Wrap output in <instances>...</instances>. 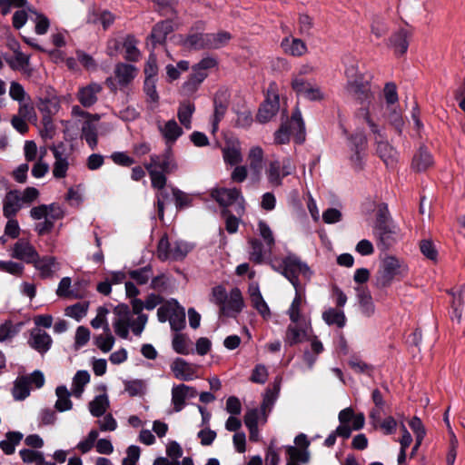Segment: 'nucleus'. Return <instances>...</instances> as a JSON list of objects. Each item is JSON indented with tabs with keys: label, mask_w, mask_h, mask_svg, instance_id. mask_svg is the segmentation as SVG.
Segmentation results:
<instances>
[{
	"label": "nucleus",
	"mask_w": 465,
	"mask_h": 465,
	"mask_svg": "<svg viewBox=\"0 0 465 465\" xmlns=\"http://www.w3.org/2000/svg\"><path fill=\"white\" fill-rule=\"evenodd\" d=\"M291 85L298 96L307 100L319 101L323 98L322 91L315 83L308 81L300 75H292Z\"/></svg>",
	"instance_id": "obj_10"
},
{
	"label": "nucleus",
	"mask_w": 465,
	"mask_h": 465,
	"mask_svg": "<svg viewBox=\"0 0 465 465\" xmlns=\"http://www.w3.org/2000/svg\"><path fill=\"white\" fill-rule=\"evenodd\" d=\"M23 433L19 431H8L5 434V439L0 441V449L6 455H11L15 450L17 446L23 440Z\"/></svg>",
	"instance_id": "obj_45"
},
{
	"label": "nucleus",
	"mask_w": 465,
	"mask_h": 465,
	"mask_svg": "<svg viewBox=\"0 0 465 465\" xmlns=\"http://www.w3.org/2000/svg\"><path fill=\"white\" fill-rule=\"evenodd\" d=\"M408 272L407 265L394 256H386L375 275V286L379 289L389 287L393 280L404 277Z\"/></svg>",
	"instance_id": "obj_5"
},
{
	"label": "nucleus",
	"mask_w": 465,
	"mask_h": 465,
	"mask_svg": "<svg viewBox=\"0 0 465 465\" xmlns=\"http://www.w3.org/2000/svg\"><path fill=\"white\" fill-rule=\"evenodd\" d=\"M212 196L221 206H232L239 216L245 212V200L237 188H219L213 191Z\"/></svg>",
	"instance_id": "obj_8"
},
{
	"label": "nucleus",
	"mask_w": 465,
	"mask_h": 465,
	"mask_svg": "<svg viewBox=\"0 0 465 465\" xmlns=\"http://www.w3.org/2000/svg\"><path fill=\"white\" fill-rule=\"evenodd\" d=\"M114 21V15L109 11H103L99 15L95 13L89 14L88 22L89 23H97L100 22L104 27V29H107Z\"/></svg>",
	"instance_id": "obj_62"
},
{
	"label": "nucleus",
	"mask_w": 465,
	"mask_h": 465,
	"mask_svg": "<svg viewBox=\"0 0 465 465\" xmlns=\"http://www.w3.org/2000/svg\"><path fill=\"white\" fill-rule=\"evenodd\" d=\"M289 122V130L294 136V141L297 143H302L305 140V124L302 116V113L298 107L294 109Z\"/></svg>",
	"instance_id": "obj_27"
},
{
	"label": "nucleus",
	"mask_w": 465,
	"mask_h": 465,
	"mask_svg": "<svg viewBox=\"0 0 465 465\" xmlns=\"http://www.w3.org/2000/svg\"><path fill=\"white\" fill-rule=\"evenodd\" d=\"M433 156L427 147L421 145L412 159L411 166L417 172H423L433 164Z\"/></svg>",
	"instance_id": "obj_34"
},
{
	"label": "nucleus",
	"mask_w": 465,
	"mask_h": 465,
	"mask_svg": "<svg viewBox=\"0 0 465 465\" xmlns=\"http://www.w3.org/2000/svg\"><path fill=\"white\" fill-rule=\"evenodd\" d=\"M282 378L276 377L272 384V387L266 389L261 408L263 413V422L267 420V411H271L275 401H277L281 391Z\"/></svg>",
	"instance_id": "obj_23"
},
{
	"label": "nucleus",
	"mask_w": 465,
	"mask_h": 465,
	"mask_svg": "<svg viewBox=\"0 0 465 465\" xmlns=\"http://www.w3.org/2000/svg\"><path fill=\"white\" fill-rule=\"evenodd\" d=\"M257 232L259 235L263 239L264 243L269 247H273L275 243L273 232L268 223L262 220L258 222Z\"/></svg>",
	"instance_id": "obj_64"
},
{
	"label": "nucleus",
	"mask_w": 465,
	"mask_h": 465,
	"mask_svg": "<svg viewBox=\"0 0 465 465\" xmlns=\"http://www.w3.org/2000/svg\"><path fill=\"white\" fill-rule=\"evenodd\" d=\"M81 138L86 142L92 150H94L98 143L96 124L90 120L84 121L81 129Z\"/></svg>",
	"instance_id": "obj_40"
},
{
	"label": "nucleus",
	"mask_w": 465,
	"mask_h": 465,
	"mask_svg": "<svg viewBox=\"0 0 465 465\" xmlns=\"http://www.w3.org/2000/svg\"><path fill=\"white\" fill-rule=\"evenodd\" d=\"M35 270L39 272V275L42 279L53 278L58 271L61 269L60 262L54 256L45 255L38 257L33 263Z\"/></svg>",
	"instance_id": "obj_17"
},
{
	"label": "nucleus",
	"mask_w": 465,
	"mask_h": 465,
	"mask_svg": "<svg viewBox=\"0 0 465 465\" xmlns=\"http://www.w3.org/2000/svg\"><path fill=\"white\" fill-rule=\"evenodd\" d=\"M52 343L53 340L46 331L39 328L32 330L28 344L40 354L46 353L50 350Z\"/></svg>",
	"instance_id": "obj_22"
},
{
	"label": "nucleus",
	"mask_w": 465,
	"mask_h": 465,
	"mask_svg": "<svg viewBox=\"0 0 465 465\" xmlns=\"http://www.w3.org/2000/svg\"><path fill=\"white\" fill-rule=\"evenodd\" d=\"M345 74L348 78L346 89L348 93L358 99L361 107H371L372 93L371 92L369 79L363 74H358V69L354 64L347 66Z\"/></svg>",
	"instance_id": "obj_4"
},
{
	"label": "nucleus",
	"mask_w": 465,
	"mask_h": 465,
	"mask_svg": "<svg viewBox=\"0 0 465 465\" xmlns=\"http://www.w3.org/2000/svg\"><path fill=\"white\" fill-rule=\"evenodd\" d=\"M158 130L168 145L173 144L183 134V128L174 119L163 124L158 123Z\"/></svg>",
	"instance_id": "obj_26"
},
{
	"label": "nucleus",
	"mask_w": 465,
	"mask_h": 465,
	"mask_svg": "<svg viewBox=\"0 0 465 465\" xmlns=\"http://www.w3.org/2000/svg\"><path fill=\"white\" fill-rule=\"evenodd\" d=\"M173 349L179 354H189L192 351L190 349V340L183 334L175 333L173 339Z\"/></svg>",
	"instance_id": "obj_60"
},
{
	"label": "nucleus",
	"mask_w": 465,
	"mask_h": 465,
	"mask_svg": "<svg viewBox=\"0 0 465 465\" xmlns=\"http://www.w3.org/2000/svg\"><path fill=\"white\" fill-rule=\"evenodd\" d=\"M124 49V58L130 62H137L140 59L141 53L137 48V40L134 35H127L123 43Z\"/></svg>",
	"instance_id": "obj_49"
},
{
	"label": "nucleus",
	"mask_w": 465,
	"mask_h": 465,
	"mask_svg": "<svg viewBox=\"0 0 465 465\" xmlns=\"http://www.w3.org/2000/svg\"><path fill=\"white\" fill-rule=\"evenodd\" d=\"M12 257L26 263H34L38 257L35 248L25 239H19L13 247Z\"/></svg>",
	"instance_id": "obj_19"
},
{
	"label": "nucleus",
	"mask_w": 465,
	"mask_h": 465,
	"mask_svg": "<svg viewBox=\"0 0 465 465\" xmlns=\"http://www.w3.org/2000/svg\"><path fill=\"white\" fill-rule=\"evenodd\" d=\"M109 407V399L107 394H100L94 397L89 402L88 409L94 417H102Z\"/></svg>",
	"instance_id": "obj_46"
},
{
	"label": "nucleus",
	"mask_w": 465,
	"mask_h": 465,
	"mask_svg": "<svg viewBox=\"0 0 465 465\" xmlns=\"http://www.w3.org/2000/svg\"><path fill=\"white\" fill-rule=\"evenodd\" d=\"M90 381V374L87 371H78L72 381V394L75 398H81L84 387Z\"/></svg>",
	"instance_id": "obj_47"
},
{
	"label": "nucleus",
	"mask_w": 465,
	"mask_h": 465,
	"mask_svg": "<svg viewBox=\"0 0 465 465\" xmlns=\"http://www.w3.org/2000/svg\"><path fill=\"white\" fill-rule=\"evenodd\" d=\"M280 109V98L277 94L268 95L259 108L256 119L261 124L271 121Z\"/></svg>",
	"instance_id": "obj_21"
},
{
	"label": "nucleus",
	"mask_w": 465,
	"mask_h": 465,
	"mask_svg": "<svg viewBox=\"0 0 465 465\" xmlns=\"http://www.w3.org/2000/svg\"><path fill=\"white\" fill-rule=\"evenodd\" d=\"M189 68L190 64L189 62L186 60H181L176 64V65L171 64H167L165 66L167 81L173 82L174 80H177L180 77L181 74L183 72L188 71Z\"/></svg>",
	"instance_id": "obj_53"
},
{
	"label": "nucleus",
	"mask_w": 465,
	"mask_h": 465,
	"mask_svg": "<svg viewBox=\"0 0 465 465\" xmlns=\"http://www.w3.org/2000/svg\"><path fill=\"white\" fill-rule=\"evenodd\" d=\"M322 320L329 325L343 328L346 325V316L342 309L329 307L322 312Z\"/></svg>",
	"instance_id": "obj_37"
},
{
	"label": "nucleus",
	"mask_w": 465,
	"mask_h": 465,
	"mask_svg": "<svg viewBox=\"0 0 465 465\" xmlns=\"http://www.w3.org/2000/svg\"><path fill=\"white\" fill-rule=\"evenodd\" d=\"M94 343L103 352H108L112 350L114 344V337L111 332L109 324L104 326L103 334L94 338Z\"/></svg>",
	"instance_id": "obj_48"
},
{
	"label": "nucleus",
	"mask_w": 465,
	"mask_h": 465,
	"mask_svg": "<svg viewBox=\"0 0 465 465\" xmlns=\"http://www.w3.org/2000/svg\"><path fill=\"white\" fill-rule=\"evenodd\" d=\"M171 370L176 379L190 381L196 375L193 366L183 358H176L171 364Z\"/></svg>",
	"instance_id": "obj_28"
},
{
	"label": "nucleus",
	"mask_w": 465,
	"mask_h": 465,
	"mask_svg": "<svg viewBox=\"0 0 465 465\" xmlns=\"http://www.w3.org/2000/svg\"><path fill=\"white\" fill-rule=\"evenodd\" d=\"M286 452L288 459L295 463H307L310 460V451L306 449H299L294 446H287Z\"/></svg>",
	"instance_id": "obj_57"
},
{
	"label": "nucleus",
	"mask_w": 465,
	"mask_h": 465,
	"mask_svg": "<svg viewBox=\"0 0 465 465\" xmlns=\"http://www.w3.org/2000/svg\"><path fill=\"white\" fill-rule=\"evenodd\" d=\"M71 286L72 281L70 277L62 278L56 290L57 296L81 299L83 296L74 290H71Z\"/></svg>",
	"instance_id": "obj_54"
},
{
	"label": "nucleus",
	"mask_w": 465,
	"mask_h": 465,
	"mask_svg": "<svg viewBox=\"0 0 465 465\" xmlns=\"http://www.w3.org/2000/svg\"><path fill=\"white\" fill-rule=\"evenodd\" d=\"M24 207L20 197V191L8 190L3 199V214L5 218H14L16 213Z\"/></svg>",
	"instance_id": "obj_20"
},
{
	"label": "nucleus",
	"mask_w": 465,
	"mask_h": 465,
	"mask_svg": "<svg viewBox=\"0 0 465 465\" xmlns=\"http://www.w3.org/2000/svg\"><path fill=\"white\" fill-rule=\"evenodd\" d=\"M63 145L59 146H53L51 148L54 157V163L53 166V175L55 178H64L66 176L69 163L67 160V157L64 155V152L62 151Z\"/></svg>",
	"instance_id": "obj_30"
},
{
	"label": "nucleus",
	"mask_w": 465,
	"mask_h": 465,
	"mask_svg": "<svg viewBox=\"0 0 465 465\" xmlns=\"http://www.w3.org/2000/svg\"><path fill=\"white\" fill-rule=\"evenodd\" d=\"M222 94L217 93L214 96L213 100V105H214V112H213V117L212 120V132L215 133L218 130V124L221 122V120L223 118L228 104L225 99H223L221 97Z\"/></svg>",
	"instance_id": "obj_42"
},
{
	"label": "nucleus",
	"mask_w": 465,
	"mask_h": 465,
	"mask_svg": "<svg viewBox=\"0 0 465 465\" xmlns=\"http://www.w3.org/2000/svg\"><path fill=\"white\" fill-rule=\"evenodd\" d=\"M103 90L102 85L97 83H91L80 87L77 92L79 103L85 108L93 106L97 102V95Z\"/></svg>",
	"instance_id": "obj_25"
},
{
	"label": "nucleus",
	"mask_w": 465,
	"mask_h": 465,
	"mask_svg": "<svg viewBox=\"0 0 465 465\" xmlns=\"http://www.w3.org/2000/svg\"><path fill=\"white\" fill-rule=\"evenodd\" d=\"M169 323L174 331H179L185 327V311L184 308L180 306L179 303L174 301V309L169 319Z\"/></svg>",
	"instance_id": "obj_50"
},
{
	"label": "nucleus",
	"mask_w": 465,
	"mask_h": 465,
	"mask_svg": "<svg viewBox=\"0 0 465 465\" xmlns=\"http://www.w3.org/2000/svg\"><path fill=\"white\" fill-rule=\"evenodd\" d=\"M248 158L250 161V168L257 173L262 169L263 161V150L260 146H253L250 149Z\"/></svg>",
	"instance_id": "obj_59"
},
{
	"label": "nucleus",
	"mask_w": 465,
	"mask_h": 465,
	"mask_svg": "<svg viewBox=\"0 0 465 465\" xmlns=\"http://www.w3.org/2000/svg\"><path fill=\"white\" fill-rule=\"evenodd\" d=\"M244 302L239 288H232L226 302L220 309V312L227 317H236L243 309Z\"/></svg>",
	"instance_id": "obj_16"
},
{
	"label": "nucleus",
	"mask_w": 465,
	"mask_h": 465,
	"mask_svg": "<svg viewBox=\"0 0 465 465\" xmlns=\"http://www.w3.org/2000/svg\"><path fill=\"white\" fill-rule=\"evenodd\" d=\"M283 51L292 56H302L307 51V46L303 41L299 38L285 37L281 43Z\"/></svg>",
	"instance_id": "obj_39"
},
{
	"label": "nucleus",
	"mask_w": 465,
	"mask_h": 465,
	"mask_svg": "<svg viewBox=\"0 0 465 465\" xmlns=\"http://www.w3.org/2000/svg\"><path fill=\"white\" fill-rule=\"evenodd\" d=\"M143 91L148 103L156 104L159 101V94L156 90V79L149 78L144 80Z\"/></svg>",
	"instance_id": "obj_63"
},
{
	"label": "nucleus",
	"mask_w": 465,
	"mask_h": 465,
	"mask_svg": "<svg viewBox=\"0 0 465 465\" xmlns=\"http://www.w3.org/2000/svg\"><path fill=\"white\" fill-rule=\"evenodd\" d=\"M14 57L8 59L7 63L15 70H24L29 64V55L17 49H14Z\"/></svg>",
	"instance_id": "obj_61"
},
{
	"label": "nucleus",
	"mask_w": 465,
	"mask_h": 465,
	"mask_svg": "<svg viewBox=\"0 0 465 465\" xmlns=\"http://www.w3.org/2000/svg\"><path fill=\"white\" fill-rule=\"evenodd\" d=\"M89 302H77L65 309V314L77 322H80L87 313Z\"/></svg>",
	"instance_id": "obj_58"
},
{
	"label": "nucleus",
	"mask_w": 465,
	"mask_h": 465,
	"mask_svg": "<svg viewBox=\"0 0 465 465\" xmlns=\"http://www.w3.org/2000/svg\"><path fill=\"white\" fill-rule=\"evenodd\" d=\"M232 39V35L226 31L208 34V49H219L225 46Z\"/></svg>",
	"instance_id": "obj_51"
},
{
	"label": "nucleus",
	"mask_w": 465,
	"mask_h": 465,
	"mask_svg": "<svg viewBox=\"0 0 465 465\" xmlns=\"http://www.w3.org/2000/svg\"><path fill=\"white\" fill-rule=\"evenodd\" d=\"M375 106L372 107L371 112L368 108H360L357 112V117L362 119L369 126L371 133L374 134L376 152L379 157L384 162L387 167L392 168L397 162L398 153L387 141L383 126L375 123Z\"/></svg>",
	"instance_id": "obj_2"
},
{
	"label": "nucleus",
	"mask_w": 465,
	"mask_h": 465,
	"mask_svg": "<svg viewBox=\"0 0 465 465\" xmlns=\"http://www.w3.org/2000/svg\"><path fill=\"white\" fill-rule=\"evenodd\" d=\"M311 341V350H305L303 352V360L307 363L309 369H312L318 359V355L323 351L322 341L314 336L309 340Z\"/></svg>",
	"instance_id": "obj_44"
},
{
	"label": "nucleus",
	"mask_w": 465,
	"mask_h": 465,
	"mask_svg": "<svg viewBox=\"0 0 465 465\" xmlns=\"http://www.w3.org/2000/svg\"><path fill=\"white\" fill-rule=\"evenodd\" d=\"M355 291L361 313L371 317L375 312V305L370 292L364 287H357Z\"/></svg>",
	"instance_id": "obj_35"
},
{
	"label": "nucleus",
	"mask_w": 465,
	"mask_h": 465,
	"mask_svg": "<svg viewBox=\"0 0 465 465\" xmlns=\"http://www.w3.org/2000/svg\"><path fill=\"white\" fill-rule=\"evenodd\" d=\"M198 392L193 386L184 383L173 385L172 388V404L175 412H180L186 405V401L193 399Z\"/></svg>",
	"instance_id": "obj_14"
},
{
	"label": "nucleus",
	"mask_w": 465,
	"mask_h": 465,
	"mask_svg": "<svg viewBox=\"0 0 465 465\" xmlns=\"http://www.w3.org/2000/svg\"><path fill=\"white\" fill-rule=\"evenodd\" d=\"M195 112V105L192 102L181 103L178 111L177 117L180 124L187 130L192 129V117Z\"/></svg>",
	"instance_id": "obj_43"
},
{
	"label": "nucleus",
	"mask_w": 465,
	"mask_h": 465,
	"mask_svg": "<svg viewBox=\"0 0 465 465\" xmlns=\"http://www.w3.org/2000/svg\"><path fill=\"white\" fill-rule=\"evenodd\" d=\"M312 331L311 321H300L288 325L284 342L286 346H293L309 340V332Z\"/></svg>",
	"instance_id": "obj_12"
},
{
	"label": "nucleus",
	"mask_w": 465,
	"mask_h": 465,
	"mask_svg": "<svg viewBox=\"0 0 465 465\" xmlns=\"http://www.w3.org/2000/svg\"><path fill=\"white\" fill-rule=\"evenodd\" d=\"M60 100L57 96L41 98L37 104V108L43 114L45 125L52 123V116L60 110Z\"/></svg>",
	"instance_id": "obj_24"
},
{
	"label": "nucleus",
	"mask_w": 465,
	"mask_h": 465,
	"mask_svg": "<svg viewBox=\"0 0 465 465\" xmlns=\"http://www.w3.org/2000/svg\"><path fill=\"white\" fill-rule=\"evenodd\" d=\"M305 289L295 291V296L287 310V315L292 322H297L300 321H310L308 317L302 313V306L303 303Z\"/></svg>",
	"instance_id": "obj_31"
},
{
	"label": "nucleus",
	"mask_w": 465,
	"mask_h": 465,
	"mask_svg": "<svg viewBox=\"0 0 465 465\" xmlns=\"http://www.w3.org/2000/svg\"><path fill=\"white\" fill-rule=\"evenodd\" d=\"M272 269L283 275L293 286L295 291L305 289V283H302L299 275L310 282L313 272L309 265L302 262L296 254L289 253L278 265H272Z\"/></svg>",
	"instance_id": "obj_3"
},
{
	"label": "nucleus",
	"mask_w": 465,
	"mask_h": 465,
	"mask_svg": "<svg viewBox=\"0 0 465 465\" xmlns=\"http://www.w3.org/2000/svg\"><path fill=\"white\" fill-rule=\"evenodd\" d=\"M129 275L137 284L143 285L147 283L153 277V269L151 265H146L142 268L130 271Z\"/></svg>",
	"instance_id": "obj_56"
},
{
	"label": "nucleus",
	"mask_w": 465,
	"mask_h": 465,
	"mask_svg": "<svg viewBox=\"0 0 465 465\" xmlns=\"http://www.w3.org/2000/svg\"><path fill=\"white\" fill-rule=\"evenodd\" d=\"M114 74L118 84L126 86L135 78L137 68L133 64L118 63L114 67Z\"/></svg>",
	"instance_id": "obj_32"
},
{
	"label": "nucleus",
	"mask_w": 465,
	"mask_h": 465,
	"mask_svg": "<svg viewBox=\"0 0 465 465\" xmlns=\"http://www.w3.org/2000/svg\"><path fill=\"white\" fill-rule=\"evenodd\" d=\"M193 246L182 240L170 241L166 235L163 236L157 247V254L160 260H183Z\"/></svg>",
	"instance_id": "obj_7"
},
{
	"label": "nucleus",
	"mask_w": 465,
	"mask_h": 465,
	"mask_svg": "<svg viewBox=\"0 0 465 465\" xmlns=\"http://www.w3.org/2000/svg\"><path fill=\"white\" fill-rule=\"evenodd\" d=\"M250 244V260L257 264L264 262L265 259L272 254V247H269L266 243H262L258 239H251Z\"/></svg>",
	"instance_id": "obj_29"
},
{
	"label": "nucleus",
	"mask_w": 465,
	"mask_h": 465,
	"mask_svg": "<svg viewBox=\"0 0 465 465\" xmlns=\"http://www.w3.org/2000/svg\"><path fill=\"white\" fill-rule=\"evenodd\" d=\"M203 28L204 23L203 21L196 22L192 27L191 33L185 36H180L182 45L190 50L208 49V34L193 32Z\"/></svg>",
	"instance_id": "obj_13"
},
{
	"label": "nucleus",
	"mask_w": 465,
	"mask_h": 465,
	"mask_svg": "<svg viewBox=\"0 0 465 465\" xmlns=\"http://www.w3.org/2000/svg\"><path fill=\"white\" fill-rule=\"evenodd\" d=\"M25 376L18 377L14 384L13 396L15 400L23 401L30 394V384Z\"/></svg>",
	"instance_id": "obj_52"
},
{
	"label": "nucleus",
	"mask_w": 465,
	"mask_h": 465,
	"mask_svg": "<svg viewBox=\"0 0 465 465\" xmlns=\"http://www.w3.org/2000/svg\"><path fill=\"white\" fill-rule=\"evenodd\" d=\"M409 33L405 29H401L390 38V46L392 47L397 54H403L409 47Z\"/></svg>",
	"instance_id": "obj_41"
},
{
	"label": "nucleus",
	"mask_w": 465,
	"mask_h": 465,
	"mask_svg": "<svg viewBox=\"0 0 465 465\" xmlns=\"http://www.w3.org/2000/svg\"><path fill=\"white\" fill-rule=\"evenodd\" d=\"M131 304L133 312L125 304H119L114 310L113 326L115 333L122 339L128 338L130 330L135 336H140L148 321V316L142 313V311L145 308L144 302L134 298Z\"/></svg>",
	"instance_id": "obj_1"
},
{
	"label": "nucleus",
	"mask_w": 465,
	"mask_h": 465,
	"mask_svg": "<svg viewBox=\"0 0 465 465\" xmlns=\"http://www.w3.org/2000/svg\"><path fill=\"white\" fill-rule=\"evenodd\" d=\"M397 232L398 228L393 222L374 223L373 234L382 249H388L395 242Z\"/></svg>",
	"instance_id": "obj_15"
},
{
	"label": "nucleus",
	"mask_w": 465,
	"mask_h": 465,
	"mask_svg": "<svg viewBox=\"0 0 465 465\" xmlns=\"http://www.w3.org/2000/svg\"><path fill=\"white\" fill-rule=\"evenodd\" d=\"M145 169L151 167V170H159L160 172L170 173L176 169L171 149L165 150L162 154H152L150 162L144 163Z\"/></svg>",
	"instance_id": "obj_18"
},
{
	"label": "nucleus",
	"mask_w": 465,
	"mask_h": 465,
	"mask_svg": "<svg viewBox=\"0 0 465 465\" xmlns=\"http://www.w3.org/2000/svg\"><path fill=\"white\" fill-rule=\"evenodd\" d=\"M207 75V73L203 70L197 71L193 69V73L182 85V92L183 94L187 96L193 95L199 89Z\"/></svg>",
	"instance_id": "obj_33"
},
{
	"label": "nucleus",
	"mask_w": 465,
	"mask_h": 465,
	"mask_svg": "<svg viewBox=\"0 0 465 465\" xmlns=\"http://www.w3.org/2000/svg\"><path fill=\"white\" fill-rule=\"evenodd\" d=\"M375 106L376 110L374 113V120L375 123L378 124V120L380 116L386 118L389 123L399 132H401V129L404 125V121L402 118L401 109L400 105L392 104V106H383L381 104H371V107H367L370 111H372V107Z\"/></svg>",
	"instance_id": "obj_11"
},
{
	"label": "nucleus",
	"mask_w": 465,
	"mask_h": 465,
	"mask_svg": "<svg viewBox=\"0 0 465 465\" xmlns=\"http://www.w3.org/2000/svg\"><path fill=\"white\" fill-rule=\"evenodd\" d=\"M55 395L57 400L54 404V408L59 412H64L72 410L73 402L70 400V396L73 395L65 385L57 386L55 389Z\"/></svg>",
	"instance_id": "obj_38"
},
{
	"label": "nucleus",
	"mask_w": 465,
	"mask_h": 465,
	"mask_svg": "<svg viewBox=\"0 0 465 465\" xmlns=\"http://www.w3.org/2000/svg\"><path fill=\"white\" fill-rule=\"evenodd\" d=\"M341 132L348 140V149L350 151V161L353 167L361 170L363 166V160L367 146V138L362 131H357L350 134L347 129L341 124Z\"/></svg>",
	"instance_id": "obj_6"
},
{
	"label": "nucleus",
	"mask_w": 465,
	"mask_h": 465,
	"mask_svg": "<svg viewBox=\"0 0 465 465\" xmlns=\"http://www.w3.org/2000/svg\"><path fill=\"white\" fill-rule=\"evenodd\" d=\"M294 171L295 165L289 157H285L282 161L279 159L270 161L265 169V174L271 185L278 187L282 184V179Z\"/></svg>",
	"instance_id": "obj_9"
},
{
	"label": "nucleus",
	"mask_w": 465,
	"mask_h": 465,
	"mask_svg": "<svg viewBox=\"0 0 465 465\" xmlns=\"http://www.w3.org/2000/svg\"><path fill=\"white\" fill-rule=\"evenodd\" d=\"M223 157L224 162L230 165H236L242 161L241 150L235 145L225 146L223 149Z\"/></svg>",
	"instance_id": "obj_55"
},
{
	"label": "nucleus",
	"mask_w": 465,
	"mask_h": 465,
	"mask_svg": "<svg viewBox=\"0 0 465 465\" xmlns=\"http://www.w3.org/2000/svg\"><path fill=\"white\" fill-rule=\"evenodd\" d=\"M173 30V23L170 20H164L157 23L152 29L150 38L153 44L162 45L165 42L167 35Z\"/></svg>",
	"instance_id": "obj_36"
}]
</instances>
